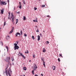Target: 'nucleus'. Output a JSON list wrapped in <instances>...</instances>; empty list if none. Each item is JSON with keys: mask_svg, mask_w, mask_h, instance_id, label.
Here are the masks:
<instances>
[{"mask_svg": "<svg viewBox=\"0 0 76 76\" xmlns=\"http://www.w3.org/2000/svg\"><path fill=\"white\" fill-rule=\"evenodd\" d=\"M5 73H6V76H8V74L10 76H11L10 74H12V71H11V69L9 68L8 69L7 71L5 69Z\"/></svg>", "mask_w": 76, "mask_h": 76, "instance_id": "f257e3e1", "label": "nucleus"}, {"mask_svg": "<svg viewBox=\"0 0 76 76\" xmlns=\"http://www.w3.org/2000/svg\"><path fill=\"white\" fill-rule=\"evenodd\" d=\"M14 50H18L19 49V47L17 45V44L15 43V44H14Z\"/></svg>", "mask_w": 76, "mask_h": 76, "instance_id": "f03ea898", "label": "nucleus"}, {"mask_svg": "<svg viewBox=\"0 0 76 76\" xmlns=\"http://www.w3.org/2000/svg\"><path fill=\"white\" fill-rule=\"evenodd\" d=\"M10 57H6V59H5V61L7 62V63H8L9 62V61H10Z\"/></svg>", "mask_w": 76, "mask_h": 76, "instance_id": "7ed1b4c3", "label": "nucleus"}, {"mask_svg": "<svg viewBox=\"0 0 76 76\" xmlns=\"http://www.w3.org/2000/svg\"><path fill=\"white\" fill-rule=\"evenodd\" d=\"M7 3H6L5 1H1V4H3V5H6Z\"/></svg>", "mask_w": 76, "mask_h": 76, "instance_id": "20e7f679", "label": "nucleus"}, {"mask_svg": "<svg viewBox=\"0 0 76 76\" xmlns=\"http://www.w3.org/2000/svg\"><path fill=\"white\" fill-rule=\"evenodd\" d=\"M13 29H14V27H13L12 28L11 30L9 32V34H12L13 32Z\"/></svg>", "mask_w": 76, "mask_h": 76, "instance_id": "39448f33", "label": "nucleus"}, {"mask_svg": "<svg viewBox=\"0 0 76 76\" xmlns=\"http://www.w3.org/2000/svg\"><path fill=\"white\" fill-rule=\"evenodd\" d=\"M34 70H37V65H36L35 64H34Z\"/></svg>", "mask_w": 76, "mask_h": 76, "instance_id": "423d86ee", "label": "nucleus"}, {"mask_svg": "<svg viewBox=\"0 0 76 76\" xmlns=\"http://www.w3.org/2000/svg\"><path fill=\"white\" fill-rule=\"evenodd\" d=\"M19 7L20 9H22V5L21 4V3L20 2H19Z\"/></svg>", "mask_w": 76, "mask_h": 76, "instance_id": "0eeeda50", "label": "nucleus"}, {"mask_svg": "<svg viewBox=\"0 0 76 76\" xmlns=\"http://www.w3.org/2000/svg\"><path fill=\"white\" fill-rule=\"evenodd\" d=\"M11 16L10 18V20H12V18H13V17H14V16L13 15V13H11Z\"/></svg>", "mask_w": 76, "mask_h": 76, "instance_id": "6e6552de", "label": "nucleus"}, {"mask_svg": "<svg viewBox=\"0 0 76 76\" xmlns=\"http://www.w3.org/2000/svg\"><path fill=\"white\" fill-rule=\"evenodd\" d=\"M4 10V9H3L2 10H1V13L2 14H3Z\"/></svg>", "mask_w": 76, "mask_h": 76, "instance_id": "1a4fd4ad", "label": "nucleus"}, {"mask_svg": "<svg viewBox=\"0 0 76 76\" xmlns=\"http://www.w3.org/2000/svg\"><path fill=\"white\" fill-rule=\"evenodd\" d=\"M15 35H16V37H18V35H19V36H20V34L18 32L16 33Z\"/></svg>", "mask_w": 76, "mask_h": 76, "instance_id": "9d476101", "label": "nucleus"}, {"mask_svg": "<svg viewBox=\"0 0 76 76\" xmlns=\"http://www.w3.org/2000/svg\"><path fill=\"white\" fill-rule=\"evenodd\" d=\"M52 69L53 70H56V66H52Z\"/></svg>", "mask_w": 76, "mask_h": 76, "instance_id": "9b49d317", "label": "nucleus"}, {"mask_svg": "<svg viewBox=\"0 0 76 76\" xmlns=\"http://www.w3.org/2000/svg\"><path fill=\"white\" fill-rule=\"evenodd\" d=\"M42 51L43 53H45V52H46V50H45V48H43Z\"/></svg>", "mask_w": 76, "mask_h": 76, "instance_id": "f8f14e48", "label": "nucleus"}, {"mask_svg": "<svg viewBox=\"0 0 76 76\" xmlns=\"http://www.w3.org/2000/svg\"><path fill=\"white\" fill-rule=\"evenodd\" d=\"M9 38H10V37L9 36H8L6 37V39H9Z\"/></svg>", "mask_w": 76, "mask_h": 76, "instance_id": "ddd939ff", "label": "nucleus"}, {"mask_svg": "<svg viewBox=\"0 0 76 76\" xmlns=\"http://www.w3.org/2000/svg\"><path fill=\"white\" fill-rule=\"evenodd\" d=\"M40 39V36L39 35H38V38L37 39L38 41H39Z\"/></svg>", "mask_w": 76, "mask_h": 76, "instance_id": "4468645a", "label": "nucleus"}, {"mask_svg": "<svg viewBox=\"0 0 76 76\" xmlns=\"http://www.w3.org/2000/svg\"><path fill=\"white\" fill-rule=\"evenodd\" d=\"M23 4H26V3H25V0H23Z\"/></svg>", "mask_w": 76, "mask_h": 76, "instance_id": "2eb2a0df", "label": "nucleus"}, {"mask_svg": "<svg viewBox=\"0 0 76 76\" xmlns=\"http://www.w3.org/2000/svg\"><path fill=\"white\" fill-rule=\"evenodd\" d=\"M33 22H38V20H33Z\"/></svg>", "mask_w": 76, "mask_h": 76, "instance_id": "dca6fc26", "label": "nucleus"}, {"mask_svg": "<svg viewBox=\"0 0 76 76\" xmlns=\"http://www.w3.org/2000/svg\"><path fill=\"white\" fill-rule=\"evenodd\" d=\"M21 56L22 57H23V58H24L25 59V56H24V55H21Z\"/></svg>", "mask_w": 76, "mask_h": 76, "instance_id": "f3484780", "label": "nucleus"}, {"mask_svg": "<svg viewBox=\"0 0 76 76\" xmlns=\"http://www.w3.org/2000/svg\"><path fill=\"white\" fill-rule=\"evenodd\" d=\"M23 69L24 70H26V67H24L23 68Z\"/></svg>", "mask_w": 76, "mask_h": 76, "instance_id": "a211bd4d", "label": "nucleus"}, {"mask_svg": "<svg viewBox=\"0 0 76 76\" xmlns=\"http://www.w3.org/2000/svg\"><path fill=\"white\" fill-rule=\"evenodd\" d=\"M22 54L19 52V53L18 54V56H22Z\"/></svg>", "mask_w": 76, "mask_h": 76, "instance_id": "6ab92c4d", "label": "nucleus"}, {"mask_svg": "<svg viewBox=\"0 0 76 76\" xmlns=\"http://www.w3.org/2000/svg\"><path fill=\"white\" fill-rule=\"evenodd\" d=\"M45 62H43V65H44L45 67Z\"/></svg>", "mask_w": 76, "mask_h": 76, "instance_id": "aec40b11", "label": "nucleus"}, {"mask_svg": "<svg viewBox=\"0 0 76 76\" xmlns=\"http://www.w3.org/2000/svg\"><path fill=\"white\" fill-rule=\"evenodd\" d=\"M16 24H17V23H18V19H17L16 20Z\"/></svg>", "mask_w": 76, "mask_h": 76, "instance_id": "412c9836", "label": "nucleus"}, {"mask_svg": "<svg viewBox=\"0 0 76 76\" xmlns=\"http://www.w3.org/2000/svg\"><path fill=\"white\" fill-rule=\"evenodd\" d=\"M45 44H49V41L46 42Z\"/></svg>", "mask_w": 76, "mask_h": 76, "instance_id": "4be33fe9", "label": "nucleus"}, {"mask_svg": "<svg viewBox=\"0 0 76 76\" xmlns=\"http://www.w3.org/2000/svg\"><path fill=\"white\" fill-rule=\"evenodd\" d=\"M41 60H42V61L43 62H44V58H41Z\"/></svg>", "mask_w": 76, "mask_h": 76, "instance_id": "5701e85b", "label": "nucleus"}, {"mask_svg": "<svg viewBox=\"0 0 76 76\" xmlns=\"http://www.w3.org/2000/svg\"><path fill=\"white\" fill-rule=\"evenodd\" d=\"M14 21V17H13L12 18V22H13Z\"/></svg>", "mask_w": 76, "mask_h": 76, "instance_id": "b1692460", "label": "nucleus"}, {"mask_svg": "<svg viewBox=\"0 0 76 76\" xmlns=\"http://www.w3.org/2000/svg\"><path fill=\"white\" fill-rule=\"evenodd\" d=\"M31 37L33 39H35V37H34V36H33Z\"/></svg>", "mask_w": 76, "mask_h": 76, "instance_id": "393cba45", "label": "nucleus"}, {"mask_svg": "<svg viewBox=\"0 0 76 76\" xmlns=\"http://www.w3.org/2000/svg\"><path fill=\"white\" fill-rule=\"evenodd\" d=\"M10 15H8V19H10Z\"/></svg>", "mask_w": 76, "mask_h": 76, "instance_id": "a878e982", "label": "nucleus"}, {"mask_svg": "<svg viewBox=\"0 0 76 76\" xmlns=\"http://www.w3.org/2000/svg\"><path fill=\"white\" fill-rule=\"evenodd\" d=\"M41 6L42 7H45V6L44 5H42Z\"/></svg>", "mask_w": 76, "mask_h": 76, "instance_id": "bb28decb", "label": "nucleus"}, {"mask_svg": "<svg viewBox=\"0 0 76 76\" xmlns=\"http://www.w3.org/2000/svg\"><path fill=\"white\" fill-rule=\"evenodd\" d=\"M26 19V17L25 16L23 17V20H25Z\"/></svg>", "mask_w": 76, "mask_h": 76, "instance_id": "cd10ccee", "label": "nucleus"}, {"mask_svg": "<svg viewBox=\"0 0 76 76\" xmlns=\"http://www.w3.org/2000/svg\"><path fill=\"white\" fill-rule=\"evenodd\" d=\"M6 47L7 49V50H9V48H8V46H6Z\"/></svg>", "mask_w": 76, "mask_h": 76, "instance_id": "c85d7f7f", "label": "nucleus"}, {"mask_svg": "<svg viewBox=\"0 0 76 76\" xmlns=\"http://www.w3.org/2000/svg\"><path fill=\"white\" fill-rule=\"evenodd\" d=\"M29 52L28 51V50H26V52L25 53H26L27 54H28V53Z\"/></svg>", "mask_w": 76, "mask_h": 76, "instance_id": "c756f323", "label": "nucleus"}, {"mask_svg": "<svg viewBox=\"0 0 76 76\" xmlns=\"http://www.w3.org/2000/svg\"><path fill=\"white\" fill-rule=\"evenodd\" d=\"M59 56L61 57L62 58H63V56H62V55L61 54H59Z\"/></svg>", "mask_w": 76, "mask_h": 76, "instance_id": "7c9ffc66", "label": "nucleus"}, {"mask_svg": "<svg viewBox=\"0 0 76 76\" xmlns=\"http://www.w3.org/2000/svg\"><path fill=\"white\" fill-rule=\"evenodd\" d=\"M34 10H37V8L35 7H34Z\"/></svg>", "mask_w": 76, "mask_h": 76, "instance_id": "2f4dec72", "label": "nucleus"}, {"mask_svg": "<svg viewBox=\"0 0 76 76\" xmlns=\"http://www.w3.org/2000/svg\"><path fill=\"white\" fill-rule=\"evenodd\" d=\"M12 61H14V58H12L11 59Z\"/></svg>", "mask_w": 76, "mask_h": 76, "instance_id": "473e14b6", "label": "nucleus"}, {"mask_svg": "<svg viewBox=\"0 0 76 76\" xmlns=\"http://www.w3.org/2000/svg\"><path fill=\"white\" fill-rule=\"evenodd\" d=\"M0 44H1V45L2 46H3V42H0Z\"/></svg>", "mask_w": 76, "mask_h": 76, "instance_id": "72a5a7b5", "label": "nucleus"}, {"mask_svg": "<svg viewBox=\"0 0 76 76\" xmlns=\"http://www.w3.org/2000/svg\"><path fill=\"white\" fill-rule=\"evenodd\" d=\"M24 37H27V35L26 34H24Z\"/></svg>", "mask_w": 76, "mask_h": 76, "instance_id": "f704fd0d", "label": "nucleus"}, {"mask_svg": "<svg viewBox=\"0 0 76 76\" xmlns=\"http://www.w3.org/2000/svg\"><path fill=\"white\" fill-rule=\"evenodd\" d=\"M58 60L59 62L60 61V58H58Z\"/></svg>", "mask_w": 76, "mask_h": 76, "instance_id": "c9c22d12", "label": "nucleus"}, {"mask_svg": "<svg viewBox=\"0 0 76 76\" xmlns=\"http://www.w3.org/2000/svg\"><path fill=\"white\" fill-rule=\"evenodd\" d=\"M34 70L32 71V73L33 74V75H34Z\"/></svg>", "mask_w": 76, "mask_h": 76, "instance_id": "e433bc0d", "label": "nucleus"}, {"mask_svg": "<svg viewBox=\"0 0 76 76\" xmlns=\"http://www.w3.org/2000/svg\"><path fill=\"white\" fill-rule=\"evenodd\" d=\"M20 33L21 34V35H22V31H20Z\"/></svg>", "mask_w": 76, "mask_h": 76, "instance_id": "4c0bfd02", "label": "nucleus"}, {"mask_svg": "<svg viewBox=\"0 0 76 76\" xmlns=\"http://www.w3.org/2000/svg\"><path fill=\"white\" fill-rule=\"evenodd\" d=\"M36 32H39V30H38V29H37V30L36 31Z\"/></svg>", "mask_w": 76, "mask_h": 76, "instance_id": "58836bf2", "label": "nucleus"}, {"mask_svg": "<svg viewBox=\"0 0 76 76\" xmlns=\"http://www.w3.org/2000/svg\"><path fill=\"white\" fill-rule=\"evenodd\" d=\"M5 25H6V21H5L4 23V26H5Z\"/></svg>", "mask_w": 76, "mask_h": 76, "instance_id": "ea45409f", "label": "nucleus"}, {"mask_svg": "<svg viewBox=\"0 0 76 76\" xmlns=\"http://www.w3.org/2000/svg\"><path fill=\"white\" fill-rule=\"evenodd\" d=\"M8 14H9V15H10V12H9Z\"/></svg>", "mask_w": 76, "mask_h": 76, "instance_id": "a19ab883", "label": "nucleus"}, {"mask_svg": "<svg viewBox=\"0 0 76 76\" xmlns=\"http://www.w3.org/2000/svg\"><path fill=\"white\" fill-rule=\"evenodd\" d=\"M10 64V61H8V65H9V64Z\"/></svg>", "mask_w": 76, "mask_h": 76, "instance_id": "79ce46f5", "label": "nucleus"}, {"mask_svg": "<svg viewBox=\"0 0 76 76\" xmlns=\"http://www.w3.org/2000/svg\"><path fill=\"white\" fill-rule=\"evenodd\" d=\"M17 13H18V14H19L20 13V12H18Z\"/></svg>", "mask_w": 76, "mask_h": 76, "instance_id": "37998d69", "label": "nucleus"}, {"mask_svg": "<svg viewBox=\"0 0 76 76\" xmlns=\"http://www.w3.org/2000/svg\"><path fill=\"white\" fill-rule=\"evenodd\" d=\"M33 57H34V58H35V55H33Z\"/></svg>", "mask_w": 76, "mask_h": 76, "instance_id": "c03bdc74", "label": "nucleus"}, {"mask_svg": "<svg viewBox=\"0 0 76 76\" xmlns=\"http://www.w3.org/2000/svg\"><path fill=\"white\" fill-rule=\"evenodd\" d=\"M0 31H1V28H0Z\"/></svg>", "mask_w": 76, "mask_h": 76, "instance_id": "a18cd8bd", "label": "nucleus"}, {"mask_svg": "<svg viewBox=\"0 0 76 76\" xmlns=\"http://www.w3.org/2000/svg\"><path fill=\"white\" fill-rule=\"evenodd\" d=\"M40 36H41L42 35V34H41V33H40Z\"/></svg>", "mask_w": 76, "mask_h": 76, "instance_id": "49530a36", "label": "nucleus"}, {"mask_svg": "<svg viewBox=\"0 0 76 76\" xmlns=\"http://www.w3.org/2000/svg\"><path fill=\"white\" fill-rule=\"evenodd\" d=\"M41 75L42 76H43V74H41Z\"/></svg>", "mask_w": 76, "mask_h": 76, "instance_id": "de8ad7c7", "label": "nucleus"}, {"mask_svg": "<svg viewBox=\"0 0 76 76\" xmlns=\"http://www.w3.org/2000/svg\"><path fill=\"white\" fill-rule=\"evenodd\" d=\"M47 17H50V16H49V15H48L47 16Z\"/></svg>", "mask_w": 76, "mask_h": 76, "instance_id": "09e8293b", "label": "nucleus"}, {"mask_svg": "<svg viewBox=\"0 0 76 76\" xmlns=\"http://www.w3.org/2000/svg\"><path fill=\"white\" fill-rule=\"evenodd\" d=\"M7 1L8 3H9V0H7Z\"/></svg>", "mask_w": 76, "mask_h": 76, "instance_id": "8fccbe9b", "label": "nucleus"}, {"mask_svg": "<svg viewBox=\"0 0 76 76\" xmlns=\"http://www.w3.org/2000/svg\"><path fill=\"white\" fill-rule=\"evenodd\" d=\"M35 76H38L37 75H35Z\"/></svg>", "mask_w": 76, "mask_h": 76, "instance_id": "3c124183", "label": "nucleus"}, {"mask_svg": "<svg viewBox=\"0 0 76 76\" xmlns=\"http://www.w3.org/2000/svg\"><path fill=\"white\" fill-rule=\"evenodd\" d=\"M4 74L5 73V72H3Z\"/></svg>", "mask_w": 76, "mask_h": 76, "instance_id": "603ef678", "label": "nucleus"}, {"mask_svg": "<svg viewBox=\"0 0 76 76\" xmlns=\"http://www.w3.org/2000/svg\"><path fill=\"white\" fill-rule=\"evenodd\" d=\"M21 76H25V75H23V76L21 75Z\"/></svg>", "mask_w": 76, "mask_h": 76, "instance_id": "864d4df0", "label": "nucleus"}, {"mask_svg": "<svg viewBox=\"0 0 76 76\" xmlns=\"http://www.w3.org/2000/svg\"><path fill=\"white\" fill-rule=\"evenodd\" d=\"M14 10H15V8H14Z\"/></svg>", "mask_w": 76, "mask_h": 76, "instance_id": "5fc2aeb1", "label": "nucleus"}, {"mask_svg": "<svg viewBox=\"0 0 76 76\" xmlns=\"http://www.w3.org/2000/svg\"><path fill=\"white\" fill-rule=\"evenodd\" d=\"M43 32H45V31H44V30L43 31Z\"/></svg>", "mask_w": 76, "mask_h": 76, "instance_id": "6e6d98bb", "label": "nucleus"}, {"mask_svg": "<svg viewBox=\"0 0 76 76\" xmlns=\"http://www.w3.org/2000/svg\"><path fill=\"white\" fill-rule=\"evenodd\" d=\"M1 2V0H0V3Z\"/></svg>", "mask_w": 76, "mask_h": 76, "instance_id": "4d7b16f0", "label": "nucleus"}, {"mask_svg": "<svg viewBox=\"0 0 76 76\" xmlns=\"http://www.w3.org/2000/svg\"><path fill=\"white\" fill-rule=\"evenodd\" d=\"M30 61H31V60H30L29 62H30Z\"/></svg>", "mask_w": 76, "mask_h": 76, "instance_id": "13d9d810", "label": "nucleus"}, {"mask_svg": "<svg viewBox=\"0 0 76 76\" xmlns=\"http://www.w3.org/2000/svg\"><path fill=\"white\" fill-rule=\"evenodd\" d=\"M13 24H14V23H13Z\"/></svg>", "mask_w": 76, "mask_h": 76, "instance_id": "bf43d9fd", "label": "nucleus"}]
</instances>
